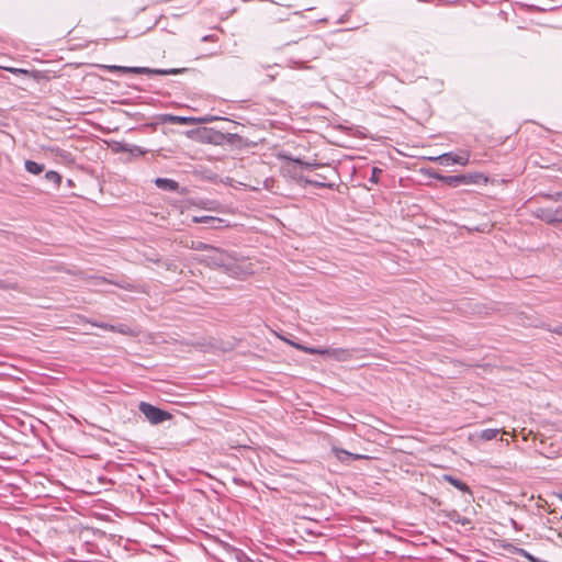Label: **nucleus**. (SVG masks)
<instances>
[{
	"mask_svg": "<svg viewBox=\"0 0 562 562\" xmlns=\"http://www.w3.org/2000/svg\"><path fill=\"white\" fill-rule=\"evenodd\" d=\"M200 260L210 267L224 268L227 273L234 277H240L245 273H249L228 254L213 247H210L207 252L203 255Z\"/></svg>",
	"mask_w": 562,
	"mask_h": 562,
	"instance_id": "1",
	"label": "nucleus"
},
{
	"mask_svg": "<svg viewBox=\"0 0 562 562\" xmlns=\"http://www.w3.org/2000/svg\"><path fill=\"white\" fill-rule=\"evenodd\" d=\"M293 346L306 353H310V355H322V356H326V357H329V358H333L337 361H347L349 359H351L352 357V351L349 350V349H345V348H325V349H319V348H311V347H305V346H302V345H299V344H293Z\"/></svg>",
	"mask_w": 562,
	"mask_h": 562,
	"instance_id": "2",
	"label": "nucleus"
},
{
	"mask_svg": "<svg viewBox=\"0 0 562 562\" xmlns=\"http://www.w3.org/2000/svg\"><path fill=\"white\" fill-rule=\"evenodd\" d=\"M102 69H105L110 72H123V74H155V75H169V74H177L179 70L177 69H170V70H162V69H151L147 67H125V66H116V65H101Z\"/></svg>",
	"mask_w": 562,
	"mask_h": 562,
	"instance_id": "3",
	"label": "nucleus"
},
{
	"mask_svg": "<svg viewBox=\"0 0 562 562\" xmlns=\"http://www.w3.org/2000/svg\"><path fill=\"white\" fill-rule=\"evenodd\" d=\"M139 411L154 425L160 424L171 417L168 412L161 411L160 408L155 407L146 402H142L139 404Z\"/></svg>",
	"mask_w": 562,
	"mask_h": 562,
	"instance_id": "4",
	"label": "nucleus"
},
{
	"mask_svg": "<svg viewBox=\"0 0 562 562\" xmlns=\"http://www.w3.org/2000/svg\"><path fill=\"white\" fill-rule=\"evenodd\" d=\"M535 216L548 224L562 223V216H559V210L538 207L533 212Z\"/></svg>",
	"mask_w": 562,
	"mask_h": 562,
	"instance_id": "5",
	"label": "nucleus"
},
{
	"mask_svg": "<svg viewBox=\"0 0 562 562\" xmlns=\"http://www.w3.org/2000/svg\"><path fill=\"white\" fill-rule=\"evenodd\" d=\"M214 120L212 116L205 117H186V116H177V115H166L164 122L172 123V124H204L210 123Z\"/></svg>",
	"mask_w": 562,
	"mask_h": 562,
	"instance_id": "6",
	"label": "nucleus"
},
{
	"mask_svg": "<svg viewBox=\"0 0 562 562\" xmlns=\"http://www.w3.org/2000/svg\"><path fill=\"white\" fill-rule=\"evenodd\" d=\"M155 184L159 189H162L166 191H177L179 188L178 182H176L175 180H171V179H167V178H157L155 180Z\"/></svg>",
	"mask_w": 562,
	"mask_h": 562,
	"instance_id": "7",
	"label": "nucleus"
},
{
	"mask_svg": "<svg viewBox=\"0 0 562 562\" xmlns=\"http://www.w3.org/2000/svg\"><path fill=\"white\" fill-rule=\"evenodd\" d=\"M440 181L445 182L450 187H458L462 182L468 181V177L465 175L460 176H446L445 178H440Z\"/></svg>",
	"mask_w": 562,
	"mask_h": 562,
	"instance_id": "8",
	"label": "nucleus"
},
{
	"mask_svg": "<svg viewBox=\"0 0 562 562\" xmlns=\"http://www.w3.org/2000/svg\"><path fill=\"white\" fill-rule=\"evenodd\" d=\"M443 480L449 482L451 485H453L456 488H458L462 492L471 493L469 486L464 482H462L451 475H447V474L443 475Z\"/></svg>",
	"mask_w": 562,
	"mask_h": 562,
	"instance_id": "9",
	"label": "nucleus"
},
{
	"mask_svg": "<svg viewBox=\"0 0 562 562\" xmlns=\"http://www.w3.org/2000/svg\"><path fill=\"white\" fill-rule=\"evenodd\" d=\"M24 166H25L26 171H29L30 173H33V175H40L41 172L44 171V166L40 165L33 160H26Z\"/></svg>",
	"mask_w": 562,
	"mask_h": 562,
	"instance_id": "10",
	"label": "nucleus"
},
{
	"mask_svg": "<svg viewBox=\"0 0 562 562\" xmlns=\"http://www.w3.org/2000/svg\"><path fill=\"white\" fill-rule=\"evenodd\" d=\"M453 153H446L437 157H431L430 160L437 161L442 166L452 165Z\"/></svg>",
	"mask_w": 562,
	"mask_h": 562,
	"instance_id": "11",
	"label": "nucleus"
},
{
	"mask_svg": "<svg viewBox=\"0 0 562 562\" xmlns=\"http://www.w3.org/2000/svg\"><path fill=\"white\" fill-rule=\"evenodd\" d=\"M95 325L101 327V328H105V329H110V330H115V331H119V333L125 334V335L132 334V330L126 325L112 326V325H108L105 323L95 324Z\"/></svg>",
	"mask_w": 562,
	"mask_h": 562,
	"instance_id": "12",
	"label": "nucleus"
},
{
	"mask_svg": "<svg viewBox=\"0 0 562 562\" xmlns=\"http://www.w3.org/2000/svg\"><path fill=\"white\" fill-rule=\"evenodd\" d=\"M192 221L194 223H206L212 224L213 227H216L214 223H222L221 218L213 217V216H193Z\"/></svg>",
	"mask_w": 562,
	"mask_h": 562,
	"instance_id": "13",
	"label": "nucleus"
},
{
	"mask_svg": "<svg viewBox=\"0 0 562 562\" xmlns=\"http://www.w3.org/2000/svg\"><path fill=\"white\" fill-rule=\"evenodd\" d=\"M45 179L49 182H52L55 187H58L60 184V181H61V177L58 172L56 171H47L45 173Z\"/></svg>",
	"mask_w": 562,
	"mask_h": 562,
	"instance_id": "14",
	"label": "nucleus"
},
{
	"mask_svg": "<svg viewBox=\"0 0 562 562\" xmlns=\"http://www.w3.org/2000/svg\"><path fill=\"white\" fill-rule=\"evenodd\" d=\"M333 452H334V453H335V456H336L339 460H341V461H344V460H345V458H344V457H348V458H349V457H353L355 459H361V458H362V456H360V454H355V456H353V454L349 453L348 451H346V450H344V449H339V448H333Z\"/></svg>",
	"mask_w": 562,
	"mask_h": 562,
	"instance_id": "15",
	"label": "nucleus"
},
{
	"mask_svg": "<svg viewBox=\"0 0 562 562\" xmlns=\"http://www.w3.org/2000/svg\"><path fill=\"white\" fill-rule=\"evenodd\" d=\"M122 150L123 151H128L131 154L138 155V156H143V155L146 154L145 149H143L142 147L136 146V145H124L122 147Z\"/></svg>",
	"mask_w": 562,
	"mask_h": 562,
	"instance_id": "16",
	"label": "nucleus"
},
{
	"mask_svg": "<svg viewBox=\"0 0 562 562\" xmlns=\"http://www.w3.org/2000/svg\"><path fill=\"white\" fill-rule=\"evenodd\" d=\"M452 162L461 166H467L469 164V153L465 151L462 155L453 154Z\"/></svg>",
	"mask_w": 562,
	"mask_h": 562,
	"instance_id": "17",
	"label": "nucleus"
},
{
	"mask_svg": "<svg viewBox=\"0 0 562 562\" xmlns=\"http://www.w3.org/2000/svg\"><path fill=\"white\" fill-rule=\"evenodd\" d=\"M498 431H499L498 429H484V430L481 432L480 437H481L483 440L488 441V440L494 439V438L497 436Z\"/></svg>",
	"mask_w": 562,
	"mask_h": 562,
	"instance_id": "18",
	"label": "nucleus"
},
{
	"mask_svg": "<svg viewBox=\"0 0 562 562\" xmlns=\"http://www.w3.org/2000/svg\"><path fill=\"white\" fill-rule=\"evenodd\" d=\"M187 247L194 249V250H205L207 252V250L210 249L211 246H209L200 240H192L190 245H187Z\"/></svg>",
	"mask_w": 562,
	"mask_h": 562,
	"instance_id": "19",
	"label": "nucleus"
},
{
	"mask_svg": "<svg viewBox=\"0 0 562 562\" xmlns=\"http://www.w3.org/2000/svg\"><path fill=\"white\" fill-rule=\"evenodd\" d=\"M2 69L10 71L13 75H30L31 72L26 69L1 66Z\"/></svg>",
	"mask_w": 562,
	"mask_h": 562,
	"instance_id": "20",
	"label": "nucleus"
},
{
	"mask_svg": "<svg viewBox=\"0 0 562 562\" xmlns=\"http://www.w3.org/2000/svg\"><path fill=\"white\" fill-rule=\"evenodd\" d=\"M306 183L312 184L314 187L324 188V187H331L330 184H326L325 182L318 180V179H306Z\"/></svg>",
	"mask_w": 562,
	"mask_h": 562,
	"instance_id": "21",
	"label": "nucleus"
},
{
	"mask_svg": "<svg viewBox=\"0 0 562 562\" xmlns=\"http://www.w3.org/2000/svg\"><path fill=\"white\" fill-rule=\"evenodd\" d=\"M382 170L374 167L372 168V175H371V178L370 180L374 183H376L379 181V176L381 175Z\"/></svg>",
	"mask_w": 562,
	"mask_h": 562,
	"instance_id": "22",
	"label": "nucleus"
},
{
	"mask_svg": "<svg viewBox=\"0 0 562 562\" xmlns=\"http://www.w3.org/2000/svg\"><path fill=\"white\" fill-rule=\"evenodd\" d=\"M467 177H468V181L465 182L467 184L468 183H476V182H479V179L482 178L481 175H473V176L471 175V176H467Z\"/></svg>",
	"mask_w": 562,
	"mask_h": 562,
	"instance_id": "23",
	"label": "nucleus"
},
{
	"mask_svg": "<svg viewBox=\"0 0 562 562\" xmlns=\"http://www.w3.org/2000/svg\"><path fill=\"white\" fill-rule=\"evenodd\" d=\"M550 331L562 336V325L554 327L553 329H550Z\"/></svg>",
	"mask_w": 562,
	"mask_h": 562,
	"instance_id": "24",
	"label": "nucleus"
},
{
	"mask_svg": "<svg viewBox=\"0 0 562 562\" xmlns=\"http://www.w3.org/2000/svg\"><path fill=\"white\" fill-rule=\"evenodd\" d=\"M454 521L459 522L461 525H465L469 522V520L467 518H461L460 516H458V518Z\"/></svg>",
	"mask_w": 562,
	"mask_h": 562,
	"instance_id": "25",
	"label": "nucleus"
},
{
	"mask_svg": "<svg viewBox=\"0 0 562 562\" xmlns=\"http://www.w3.org/2000/svg\"><path fill=\"white\" fill-rule=\"evenodd\" d=\"M550 198L553 199L554 201H562V192L551 195Z\"/></svg>",
	"mask_w": 562,
	"mask_h": 562,
	"instance_id": "26",
	"label": "nucleus"
},
{
	"mask_svg": "<svg viewBox=\"0 0 562 562\" xmlns=\"http://www.w3.org/2000/svg\"><path fill=\"white\" fill-rule=\"evenodd\" d=\"M294 161H295V162H297V164H300V165H302V166H305L306 168H311V167H312V165H311V164L303 162V161H302V160H300V159H295Z\"/></svg>",
	"mask_w": 562,
	"mask_h": 562,
	"instance_id": "27",
	"label": "nucleus"
},
{
	"mask_svg": "<svg viewBox=\"0 0 562 562\" xmlns=\"http://www.w3.org/2000/svg\"><path fill=\"white\" fill-rule=\"evenodd\" d=\"M102 283H106V280L103 278H95V284H102Z\"/></svg>",
	"mask_w": 562,
	"mask_h": 562,
	"instance_id": "28",
	"label": "nucleus"
},
{
	"mask_svg": "<svg viewBox=\"0 0 562 562\" xmlns=\"http://www.w3.org/2000/svg\"><path fill=\"white\" fill-rule=\"evenodd\" d=\"M521 551H522V553H524V555H525L526 558H528V559H529V560H531V561H536V560H535V559H533L529 553L525 552L524 550H521Z\"/></svg>",
	"mask_w": 562,
	"mask_h": 562,
	"instance_id": "29",
	"label": "nucleus"
},
{
	"mask_svg": "<svg viewBox=\"0 0 562 562\" xmlns=\"http://www.w3.org/2000/svg\"><path fill=\"white\" fill-rule=\"evenodd\" d=\"M432 177H434L435 179H437V180H440V178H445L446 176H442V175H438V173H436V175H434Z\"/></svg>",
	"mask_w": 562,
	"mask_h": 562,
	"instance_id": "30",
	"label": "nucleus"
},
{
	"mask_svg": "<svg viewBox=\"0 0 562 562\" xmlns=\"http://www.w3.org/2000/svg\"><path fill=\"white\" fill-rule=\"evenodd\" d=\"M207 40H210V36L203 37V41H207Z\"/></svg>",
	"mask_w": 562,
	"mask_h": 562,
	"instance_id": "31",
	"label": "nucleus"
},
{
	"mask_svg": "<svg viewBox=\"0 0 562 562\" xmlns=\"http://www.w3.org/2000/svg\"><path fill=\"white\" fill-rule=\"evenodd\" d=\"M560 499L562 501V495H560Z\"/></svg>",
	"mask_w": 562,
	"mask_h": 562,
	"instance_id": "32",
	"label": "nucleus"
}]
</instances>
